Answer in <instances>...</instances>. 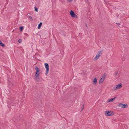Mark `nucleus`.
<instances>
[{"label": "nucleus", "instance_id": "nucleus-1", "mask_svg": "<svg viewBox=\"0 0 129 129\" xmlns=\"http://www.w3.org/2000/svg\"><path fill=\"white\" fill-rule=\"evenodd\" d=\"M36 71L35 75L36 77L35 79L38 81H39V79L40 69L38 67H36L35 68Z\"/></svg>", "mask_w": 129, "mask_h": 129}, {"label": "nucleus", "instance_id": "nucleus-2", "mask_svg": "<svg viewBox=\"0 0 129 129\" xmlns=\"http://www.w3.org/2000/svg\"><path fill=\"white\" fill-rule=\"evenodd\" d=\"M114 113L112 111L107 110L105 111V115L107 116H111L114 114Z\"/></svg>", "mask_w": 129, "mask_h": 129}, {"label": "nucleus", "instance_id": "nucleus-3", "mask_svg": "<svg viewBox=\"0 0 129 129\" xmlns=\"http://www.w3.org/2000/svg\"><path fill=\"white\" fill-rule=\"evenodd\" d=\"M103 51V50L99 51L98 52V53L96 54V56L93 59V60H96L98 59L102 54Z\"/></svg>", "mask_w": 129, "mask_h": 129}, {"label": "nucleus", "instance_id": "nucleus-4", "mask_svg": "<svg viewBox=\"0 0 129 129\" xmlns=\"http://www.w3.org/2000/svg\"><path fill=\"white\" fill-rule=\"evenodd\" d=\"M70 13L71 17H72L77 18H78L77 16L75 14L74 12L72 10L70 11Z\"/></svg>", "mask_w": 129, "mask_h": 129}, {"label": "nucleus", "instance_id": "nucleus-5", "mask_svg": "<svg viewBox=\"0 0 129 129\" xmlns=\"http://www.w3.org/2000/svg\"><path fill=\"white\" fill-rule=\"evenodd\" d=\"M44 65L46 69L45 74L46 75H47V74H48L49 71V65L47 63H45Z\"/></svg>", "mask_w": 129, "mask_h": 129}, {"label": "nucleus", "instance_id": "nucleus-6", "mask_svg": "<svg viewBox=\"0 0 129 129\" xmlns=\"http://www.w3.org/2000/svg\"><path fill=\"white\" fill-rule=\"evenodd\" d=\"M118 106L122 108H126L128 106L127 104H123L122 103H119L118 104Z\"/></svg>", "mask_w": 129, "mask_h": 129}, {"label": "nucleus", "instance_id": "nucleus-7", "mask_svg": "<svg viewBox=\"0 0 129 129\" xmlns=\"http://www.w3.org/2000/svg\"><path fill=\"white\" fill-rule=\"evenodd\" d=\"M122 84L121 83L117 85L115 87H113V90H115L116 89H120L122 87Z\"/></svg>", "mask_w": 129, "mask_h": 129}, {"label": "nucleus", "instance_id": "nucleus-8", "mask_svg": "<svg viewBox=\"0 0 129 129\" xmlns=\"http://www.w3.org/2000/svg\"><path fill=\"white\" fill-rule=\"evenodd\" d=\"M116 98V97H115L114 98H111V99H109V100H108L107 101V102H112L113 100H114Z\"/></svg>", "mask_w": 129, "mask_h": 129}, {"label": "nucleus", "instance_id": "nucleus-9", "mask_svg": "<svg viewBox=\"0 0 129 129\" xmlns=\"http://www.w3.org/2000/svg\"><path fill=\"white\" fill-rule=\"evenodd\" d=\"M97 79L96 78H94L93 81V84H95L97 82Z\"/></svg>", "mask_w": 129, "mask_h": 129}, {"label": "nucleus", "instance_id": "nucleus-10", "mask_svg": "<svg viewBox=\"0 0 129 129\" xmlns=\"http://www.w3.org/2000/svg\"><path fill=\"white\" fill-rule=\"evenodd\" d=\"M0 45L4 47H5V45L0 40Z\"/></svg>", "mask_w": 129, "mask_h": 129}, {"label": "nucleus", "instance_id": "nucleus-11", "mask_svg": "<svg viewBox=\"0 0 129 129\" xmlns=\"http://www.w3.org/2000/svg\"><path fill=\"white\" fill-rule=\"evenodd\" d=\"M42 24V22H40V23L39 24L38 26V29H39L40 28Z\"/></svg>", "mask_w": 129, "mask_h": 129}, {"label": "nucleus", "instance_id": "nucleus-12", "mask_svg": "<svg viewBox=\"0 0 129 129\" xmlns=\"http://www.w3.org/2000/svg\"><path fill=\"white\" fill-rule=\"evenodd\" d=\"M104 81V79H103L102 78H101L100 80L99 83L100 84L101 83Z\"/></svg>", "mask_w": 129, "mask_h": 129}, {"label": "nucleus", "instance_id": "nucleus-13", "mask_svg": "<svg viewBox=\"0 0 129 129\" xmlns=\"http://www.w3.org/2000/svg\"><path fill=\"white\" fill-rule=\"evenodd\" d=\"M23 29V26H20L19 27V29L20 31H22Z\"/></svg>", "mask_w": 129, "mask_h": 129}, {"label": "nucleus", "instance_id": "nucleus-14", "mask_svg": "<svg viewBox=\"0 0 129 129\" xmlns=\"http://www.w3.org/2000/svg\"><path fill=\"white\" fill-rule=\"evenodd\" d=\"M105 74H104L102 76V77L101 78H102V79H104V80H105Z\"/></svg>", "mask_w": 129, "mask_h": 129}, {"label": "nucleus", "instance_id": "nucleus-15", "mask_svg": "<svg viewBox=\"0 0 129 129\" xmlns=\"http://www.w3.org/2000/svg\"><path fill=\"white\" fill-rule=\"evenodd\" d=\"M35 11L36 12H38V8H37L35 6Z\"/></svg>", "mask_w": 129, "mask_h": 129}, {"label": "nucleus", "instance_id": "nucleus-16", "mask_svg": "<svg viewBox=\"0 0 129 129\" xmlns=\"http://www.w3.org/2000/svg\"><path fill=\"white\" fill-rule=\"evenodd\" d=\"M125 59V57L124 56H123L122 57V59L123 61Z\"/></svg>", "mask_w": 129, "mask_h": 129}, {"label": "nucleus", "instance_id": "nucleus-17", "mask_svg": "<svg viewBox=\"0 0 129 129\" xmlns=\"http://www.w3.org/2000/svg\"><path fill=\"white\" fill-rule=\"evenodd\" d=\"M22 41V40L21 39H19L18 40V42L19 43H21Z\"/></svg>", "mask_w": 129, "mask_h": 129}, {"label": "nucleus", "instance_id": "nucleus-18", "mask_svg": "<svg viewBox=\"0 0 129 129\" xmlns=\"http://www.w3.org/2000/svg\"><path fill=\"white\" fill-rule=\"evenodd\" d=\"M29 18L31 19V21L33 20V18L31 16H29Z\"/></svg>", "mask_w": 129, "mask_h": 129}, {"label": "nucleus", "instance_id": "nucleus-19", "mask_svg": "<svg viewBox=\"0 0 129 129\" xmlns=\"http://www.w3.org/2000/svg\"><path fill=\"white\" fill-rule=\"evenodd\" d=\"M118 74V72H116L115 74V76H116Z\"/></svg>", "mask_w": 129, "mask_h": 129}, {"label": "nucleus", "instance_id": "nucleus-20", "mask_svg": "<svg viewBox=\"0 0 129 129\" xmlns=\"http://www.w3.org/2000/svg\"><path fill=\"white\" fill-rule=\"evenodd\" d=\"M83 107H81V111H82L83 110Z\"/></svg>", "mask_w": 129, "mask_h": 129}, {"label": "nucleus", "instance_id": "nucleus-21", "mask_svg": "<svg viewBox=\"0 0 129 129\" xmlns=\"http://www.w3.org/2000/svg\"><path fill=\"white\" fill-rule=\"evenodd\" d=\"M117 24L118 25V26H119V27H120V26H119V25L120 24L119 23H117Z\"/></svg>", "mask_w": 129, "mask_h": 129}, {"label": "nucleus", "instance_id": "nucleus-22", "mask_svg": "<svg viewBox=\"0 0 129 129\" xmlns=\"http://www.w3.org/2000/svg\"><path fill=\"white\" fill-rule=\"evenodd\" d=\"M84 104H83V106H82V107H84Z\"/></svg>", "mask_w": 129, "mask_h": 129}, {"label": "nucleus", "instance_id": "nucleus-23", "mask_svg": "<svg viewBox=\"0 0 129 129\" xmlns=\"http://www.w3.org/2000/svg\"><path fill=\"white\" fill-rule=\"evenodd\" d=\"M69 0L70 2H71L73 1V0Z\"/></svg>", "mask_w": 129, "mask_h": 129}, {"label": "nucleus", "instance_id": "nucleus-24", "mask_svg": "<svg viewBox=\"0 0 129 129\" xmlns=\"http://www.w3.org/2000/svg\"><path fill=\"white\" fill-rule=\"evenodd\" d=\"M85 25L86 27H87V24H85Z\"/></svg>", "mask_w": 129, "mask_h": 129}, {"label": "nucleus", "instance_id": "nucleus-25", "mask_svg": "<svg viewBox=\"0 0 129 129\" xmlns=\"http://www.w3.org/2000/svg\"><path fill=\"white\" fill-rule=\"evenodd\" d=\"M12 85H13V83H12Z\"/></svg>", "mask_w": 129, "mask_h": 129}, {"label": "nucleus", "instance_id": "nucleus-26", "mask_svg": "<svg viewBox=\"0 0 129 129\" xmlns=\"http://www.w3.org/2000/svg\"><path fill=\"white\" fill-rule=\"evenodd\" d=\"M104 1L105 2H106L105 1V0H104Z\"/></svg>", "mask_w": 129, "mask_h": 129}]
</instances>
